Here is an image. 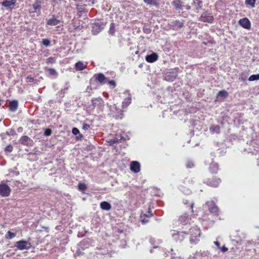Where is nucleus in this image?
Masks as SVG:
<instances>
[{"instance_id": "f257e3e1", "label": "nucleus", "mask_w": 259, "mask_h": 259, "mask_svg": "<svg viewBox=\"0 0 259 259\" xmlns=\"http://www.w3.org/2000/svg\"><path fill=\"white\" fill-rule=\"evenodd\" d=\"M190 238L191 244H196L199 241L201 235V231L197 226H194L190 229Z\"/></svg>"}, {"instance_id": "f03ea898", "label": "nucleus", "mask_w": 259, "mask_h": 259, "mask_svg": "<svg viewBox=\"0 0 259 259\" xmlns=\"http://www.w3.org/2000/svg\"><path fill=\"white\" fill-rule=\"evenodd\" d=\"M178 68L168 69L164 74V79L169 82L173 81L178 76Z\"/></svg>"}, {"instance_id": "7ed1b4c3", "label": "nucleus", "mask_w": 259, "mask_h": 259, "mask_svg": "<svg viewBox=\"0 0 259 259\" xmlns=\"http://www.w3.org/2000/svg\"><path fill=\"white\" fill-rule=\"evenodd\" d=\"M224 144L223 143H220L219 142H214L213 145V149L215 151L211 153V155L213 156H221L225 155L226 151L225 149L223 148Z\"/></svg>"}, {"instance_id": "20e7f679", "label": "nucleus", "mask_w": 259, "mask_h": 259, "mask_svg": "<svg viewBox=\"0 0 259 259\" xmlns=\"http://www.w3.org/2000/svg\"><path fill=\"white\" fill-rule=\"evenodd\" d=\"M199 20L203 22L211 24L214 22V19L212 13L209 12L208 10H204Z\"/></svg>"}, {"instance_id": "39448f33", "label": "nucleus", "mask_w": 259, "mask_h": 259, "mask_svg": "<svg viewBox=\"0 0 259 259\" xmlns=\"http://www.w3.org/2000/svg\"><path fill=\"white\" fill-rule=\"evenodd\" d=\"M105 24L100 20H97L92 24V31L93 34L97 35L104 28Z\"/></svg>"}, {"instance_id": "423d86ee", "label": "nucleus", "mask_w": 259, "mask_h": 259, "mask_svg": "<svg viewBox=\"0 0 259 259\" xmlns=\"http://www.w3.org/2000/svg\"><path fill=\"white\" fill-rule=\"evenodd\" d=\"M184 20H175L170 21L168 25L169 28L174 30H178L184 26Z\"/></svg>"}, {"instance_id": "0eeeda50", "label": "nucleus", "mask_w": 259, "mask_h": 259, "mask_svg": "<svg viewBox=\"0 0 259 259\" xmlns=\"http://www.w3.org/2000/svg\"><path fill=\"white\" fill-rule=\"evenodd\" d=\"M11 189L4 182L0 183V195L2 197H8L10 195Z\"/></svg>"}, {"instance_id": "6e6552de", "label": "nucleus", "mask_w": 259, "mask_h": 259, "mask_svg": "<svg viewBox=\"0 0 259 259\" xmlns=\"http://www.w3.org/2000/svg\"><path fill=\"white\" fill-rule=\"evenodd\" d=\"M191 5L192 10L196 13H198L203 9V2L202 0H192Z\"/></svg>"}, {"instance_id": "1a4fd4ad", "label": "nucleus", "mask_w": 259, "mask_h": 259, "mask_svg": "<svg viewBox=\"0 0 259 259\" xmlns=\"http://www.w3.org/2000/svg\"><path fill=\"white\" fill-rule=\"evenodd\" d=\"M94 243V240L89 238L83 239L78 244V247H80L82 250H84L92 246Z\"/></svg>"}, {"instance_id": "9d476101", "label": "nucleus", "mask_w": 259, "mask_h": 259, "mask_svg": "<svg viewBox=\"0 0 259 259\" xmlns=\"http://www.w3.org/2000/svg\"><path fill=\"white\" fill-rule=\"evenodd\" d=\"M16 246L19 250L29 249L31 248V243L25 240H20L16 242Z\"/></svg>"}, {"instance_id": "9b49d317", "label": "nucleus", "mask_w": 259, "mask_h": 259, "mask_svg": "<svg viewBox=\"0 0 259 259\" xmlns=\"http://www.w3.org/2000/svg\"><path fill=\"white\" fill-rule=\"evenodd\" d=\"M102 106H104V101L101 98L99 97L93 99L92 100V104L89 105L88 108L93 109L96 107H101Z\"/></svg>"}, {"instance_id": "f8f14e48", "label": "nucleus", "mask_w": 259, "mask_h": 259, "mask_svg": "<svg viewBox=\"0 0 259 259\" xmlns=\"http://www.w3.org/2000/svg\"><path fill=\"white\" fill-rule=\"evenodd\" d=\"M205 206L207 207L209 212L215 215L218 213L219 208L213 201H208L205 204Z\"/></svg>"}, {"instance_id": "ddd939ff", "label": "nucleus", "mask_w": 259, "mask_h": 259, "mask_svg": "<svg viewBox=\"0 0 259 259\" xmlns=\"http://www.w3.org/2000/svg\"><path fill=\"white\" fill-rule=\"evenodd\" d=\"M188 233L184 231L175 232L172 234V237L176 241H182L185 238V235H188Z\"/></svg>"}, {"instance_id": "4468645a", "label": "nucleus", "mask_w": 259, "mask_h": 259, "mask_svg": "<svg viewBox=\"0 0 259 259\" xmlns=\"http://www.w3.org/2000/svg\"><path fill=\"white\" fill-rule=\"evenodd\" d=\"M55 15H52L46 21V25L49 26H56L59 24L60 20L57 18Z\"/></svg>"}, {"instance_id": "2eb2a0df", "label": "nucleus", "mask_w": 259, "mask_h": 259, "mask_svg": "<svg viewBox=\"0 0 259 259\" xmlns=\"http://www.w3.org/2000/svg\"><path fill=\"white\" fill-rule=\"evenodd\" d=\"M95 80L101 84H104L107 82V77L102 73H96L94 75Z\"/></svg>"}, {"instance_id": "dca6fc26", "label": "nucleus", "mask_w": 259, "mask_h": 259, "mask_svg": "<svg viewBox=\"0 0 259 259\" xmlns=\"http://www.w3.org/2000/svg\"><path fill=\"white\" fill-rule=\"evenodd\" d=\"M239 24L243 28L249 30L251 28V22L247 18L240 19L238 21Z\"/></svg>"}, {"instance_id": "f3484780", "label": "nucleus", "mask_w": 259, "mask_h": 259, "mask_svg": "<svg viewBox=\"0 0 259 259\" xmlns=\"http://www.w3.org/2000/svg\"><path fill=\"white\" fill-rule=\"evenodd\" d=\"M221 182V180L220 178L214 177L211 179L207 180L205 183L207 185L215 188L219 186Z\"/></svg>"}, {"instance_id": "a211bd4d", "label": "nucleus", "mask_w": 259, "mask_h": 259, "mask_svg": "<svg viewBox=\"0 0 259 259\" xmlns=\"http://www.w3.org/2000/svg\"><path fill=\"white\" fill-rule=\"evenodd\" d=\"M191 219L190 215L188 212L184 213L183 214L181 215L179 218V221L182 225H186L189 223Z\"/></svg>"}, {"instance_id": "6ab92c4d", "label": "nucleus", "mask_w": 259, "mask_h": 259, "mask_svg": "<svg viewBox=\"0 0 259 259\" xmlns=\"http://www.w3.org/2000/svg\"><path fill=\"white\" fill-rule=\"evenodd\" d=\"M110 109L114 108L115 110V113L114 117L117 119H121L122 118L123 114V111L119 108H118L115 105H114L113 107L111 105L109 106Z\"/></svg>"}, {"instance_id": "aec40b11", "label": "nucleus", "mask_w": 259, "mask_h": 259, "mask_svg": "<svg viewBox=\"0 0 259 259\" xmlns=\"http://www.w3.org/2000/svg\"><path fill=\"white\" fill-rule=\"evenodd\" d=\"M158 59V55L156 53L152 52L150 54L147 55L145 60L147 62L153 63L156 61Z\"/></svg>"}, {"instance_id": "412c9836", "label": "nucleus", "mask_w": 259, "mask_h": 259, "mask_svg": "<svg viewBox=\"0 0 259 259\" xmlns=\"http://www.w3.org/2000/svg\"><path fill=\"white\" fill-rule=\"evenodd\" d=\"M140 163L137 161H133L130 164V169L134 173H138L140 170Z\"/></svg>"}, {"instance_id": "4be33fe9", "label": "nucleus", "mask_w": 259, "mask_h": 259, "mask_svg": "<svg viewBox=\"0 0 259 259\" xmlns=\"http://www.w3.org/2000/svg\"><path fill=\"white\" fill-rule=\"evenodd\" d=\"M19 142L23 145H30L33 142L32 139L27 136H22L19 139Z\"/></svg>"}, {"instance_id": "5701e85b", "label": "nucleus", "mask_w": 259, "mask_h": 259, "mask_svg": "<svg viewBox=\"0 0 259 259\" xmlns=\"http://www.w3.org/2000/svg\"><path fill=\"white\" fill-rule=\"evenodd\" d=\"M18 108V101L13 100L9 102V110L11 112H15Z\"/></svg>"}, {"instance_id": "b1692460", "label": "nucleus", "mask_w": 259, "mask_h": 259, "mask_svg": "<svg viewBox=\"0 0 259 259\" xmlns=\"http://www.w3.org/2000/svg\"><path fill=\"white\" fill-rule=\"evenodd\" d=\"M100 206L102 210H104L108 211L111 209V204L106 201H102L100 204Z\"/></svg>"}, {"instance_id": "393cba45", "label": "nucleus", "mask_w": 259, "mask_h": 259, "mask_svg": "<svg viewBox=\"0 0 259 259\" xmlns=\"http://www.w3.org/2000/svg\"><path fill=\"white\" fill-rule=\"evenodd\" d=\"M182 3V2L179 0H175L172 1L171 4L176 10H183V6Z\"/></svg>"}, {"instance_id": "a878e982", "label": "nucleus", "mask_w": 259, "mask_h": 259, "mask_svg": "<svg viewBox=\"0 0 259 259\" xmlns=\"http://www.w3.org/2000/svg\"><path fill=\"white\" fill-rule=\"evenodd\" d=\"M76 9L77 10V15L80 17L83 14H87L88 11L87 9L83 8L82 6L79 5H76Z\"/></svg>"}, {"instance_id": "bb28decb", "label": "nucleus", "mask_w": 259, "mask_h": 259, "mask_svg": "<svg viewBox=\"0 0 259 259\" xmlns=\"http://www.w3.org/2000/svg\"><path fill=\"white\" fill-rule=\"evenodd\" d=\"M16 2V0H4L1 4L6 8H9L14 5Z\"/></svg>"}, {"instance_id": "cd10ccee", "label": "nucleus", "mask_w": 259, "mask_h": 259, "mask_svg": "<svg viewBox=\"0 0 259 259\" xmlns=\"http://www.w3.org/2000/svg\"><path fill=\"white\" fill-rule=\"evenodd\" d=\"M41 4V2L40 1L35 0V2L32 5V8L34 10V12L40 13Z\"/></svg>"}, {"instance_id": "c85d7f7f", "label": "nucleus", "mask_w": 259, "mask_h": 259, "mask_svg": "<svg viewBox=\"0 0 259 259\" xmlns=\"http://www.w3.org/2000/svg\"><path fill=\"white\" fill-rule=\"evenodd\" d=\"M209 169L211 173L217 174L219 170V164L217 163L211 162Z\"/></svg>"}, {"instance_id": "c756f323", "label": "nucleus", "mask_w": 259, "mask_h": 259, "mask_svg": "<svg viewBox=\"0 0 259 259\" xmlns=\"http://www.w3.org/2000/svg\"><path fill=\"white\" fill-rule=\"evenodd\" d=\"M87 65H85L81 61H78L75 64V68L77 71H82L87 68Z\"/></svg>"}, {"instance_id": "7c9ffc66", "label": "nucleus", "mask_w": 259, "mask_h": 259, "mask_svg": "<svg viewBox=\"0 0 259 259\" xmlns=\"http://www.w3.org/2000/svg\"><path fill=\"white\" fill-rule=\"evenodd\" d=\"M158 0H143V2L148 6L158 7Z\"/></svg>"}, {"instance_id": "2f4dec72", "label": "nucleus", "mask_w": 259, "mask_h": 259, "mask_svg": "<svg viewBox=\"0 0 259 259\" xmlns=\"http://www.w3.org/2000/svg\"><path fill=\"white\" fill-rule=\"evenodd\" d=\"M209 131L212 134H219L220 133V127L218 125H211L209 127Z\"/></svg>"}, {"instance_id": "473e14b6", "label": "nucleus", "mask_w": 259, "mask_h": 259, "mask_svg": "<svg viewBox=\"0 0 259 259\" xmlns=\"http://www.w3.org/2000/svg\"><path fill=\"white\" fill-rule=\"evenodd\" d=\"M72 133L75 135L76 136V139L77 140H80L81 139L83 136L82 134H80L79 130L77 127H73L72 129Z\"/></svg>"}, {"instance_id": "72a5a7b5", "label": "nucleus", "mask_w": 259, "mask_h": 259, "mask_svg": "<svg viewBox=\"0 0 259 259\" xmlns=\"http://www.w3.org/2000/svg\"><path fill=\"white\" fill-rule=\"evenodd\" d=\"M228 96V93L226 90H221L218 92L217 95V98L219 99L220 97L223 99L227 98Z\"/></svg>"}, {"instance_id": "f704fd0d", "label": "nucleus", "mask_w": 259, "mask_h": 259, "mask_svg": "<svg viewBox=\"0 0 259 259\" xmlns=\"http://www.w3.org/2000/svg\"><path fill=\"white\" fill-rule=\"evenodd\" d=\"M256 0H245V4L246 7L253 8L255 6Z\"/></svg>"}, {"instance_id": "c9c22d12", "label": "nucleus", "mask_w": 259, "mask_h": 259, "mask_svg": "<svg viewBox=\"0 0 259 259\" xmlns=\"http://www.w3.org/2000/svg\"><path fill=\"white\" fill-rule=\"evenodd\" d=\"M132 101V98L131 96L125 98L122 102V108H124L127 107L131 103Z\"/></svg>"}, {"instance_id": "e433bc0d", "label": "nucleus", "mask_w": 259, "mask_h": 259, "mask_svg": "<svg viewBox=\"0 0 259 259\" xmlns=\"http://www.w3.org/2000/svg\"><path fill=\"white\" fill-rule=\"evenodd\" d=\"M78 189L80 191L83 192L87 189V186L84 183L79 182L78 184Z\"/></svg>"}, {"instance_id": "4c0bfd02", "label": "nucleus", "mask_w": 259, "mask_h": 259, "mask_svg": "<svg viewBox=\"0 0 259 259\" xmlns=\"http://www.w3.org/2000/svg\"><path fill=\"white\" fill-rule=\"evenodd\" d=\"M115 32V27L114 23H111L110 25L108 33L112 35H114Z\"/></svg>"}, {"instance_id": "58836bf2", "label": "nucleus", "mask_w": 259, "mask_h": 259, "mask_svg": "<svg viewBox=\"0 0 259 259\" xmlns=\"http://www.w3.org/2000/svg\"><path fill=\"white\" fill-rule=\"evenodd\" d=\"M48 71L50 75L55 76L57 77L58 76V73L54 68H48Z\"/></svg>"}, {"instance_id": "ea45409f", "label": "nucleus", "mask_w": 259, "mask_h": 259, "mask_svg": "<svg viewBox=\"0 0 259 259\" xmlns=\"http://www.w3.org/2000/svg\"><path fill=\"white\" fill-rule=\"evenodd\" d=\"M16 233L12 232L11 231H8L6 233L5 237H6V238H7L8 239H11L13 238L14 237H15L16 236Z\"/></svg>"}, {"instance_id": "a19ab883", "label": "nucleus", "mask_w": 259, "mask_h": 259, "mask_svg": "<svg viewBox=\"0 0 259 259\" xmlns=\"http://www.w3.org/2000/svg\"><path fill=\"white\" fill-rule=\"evenodd\" d=\"M248 80L250 81L259 80V73L251 75L249 77Z\"/></svg>"}, {"instance_id": "79ce46f5", "label": "nucleus", "mask_w": 259, "mask_h": 259, "mask_svg": "<svg viewBox=\"0 0 259 259\" xmlns=\"http://www.w3.org/2000/svg\"><path fill=\"white\" fill-rule=\"evenodd\" d=\"M107 83L112 89H114L116 86V83L115 81H114L113 80H109L108 78H107Z\"/></svg>"}, {"instance_id": "37998d69", "label": "nucleus", "mask_w": 259, "mask_h": 259, "mask_svg": "<svg viewBox=\"0 0 259 259\" xmlns=\"http://www.w3.org/2000/svg\"><path fill=\"white\" fill-rule=\"evenodd\" d=\"M41 43L45 47H49L51 45V41L48 38H45L42 39Z\"/></svg>"}, {"instance_id": "c03bdc74", "label": "nucleus", "mask_w": 259, "mask_h": 259, "mask_svg": "<svg viewBox=\"0 0 259 259\" xmlns=\"http://www.w3.org/2000/svg\"><path fill=\"white\" fill-rule=\"evenodd\" d=\"M56 58L55 57H50L46 60V63L47 64H53L56 62Z\"/></svg>"}, {"instance_id": "a18cd8bd", "label": "nucleus", "mask_w": 259, "mask_h": 259, "mask_svg": "<svg viewBox=\"0 0 259 259\" xmlns=\"http://www.w3.org/2000/svg\"><path fill=\"white\" fill-rule=\"evenodd\" d=\"M6 134L8 136H14L16 135V133L14 129L11 128L9 131H7Z\"/></svg>"}, {"instance_id": "49530a36", "label": "nucleus", "mask_w": 259, "mask_h": 259, "mask_svg": "<svg viewBox=\"0 0 259 259\" xmlns=\"http://www.w3.org/2000/svg\"><path fill=\"white\" fill-rule=\"evenodd\" d=\"M13 150V147L12 145L9 144L5 148L4 151L6 152H12Z\"/></svg>"}, {"instance_id": "de8ad7c7", "label": "nucleus", "mask_w": 259, "mask_h": 259, "mask_svg": "<svg viewBox=\"0 0 259 259\" xmlns=\"http://www.w3.org/2000/svg\"><path fill=\"white\" fill-rule=\"evenodd\" d=\"M194 166V162L191 160H188L186 162V167L190 168L193 167Z\"/></svg>"}, {"instance_id": "09e8293b", "label": "nucleus", "mask_w": 259, "mask_h": 259, "mask_svg": "<svg viewBox=\"0 0 259 259\" xmlns=\"http://www.w3.org/2000/svg\"><path fill=\"white\" fill-rule=\"evenodd\" d=\"M143 32L146 34H149L151 32V29L147 26H144L143 27Z\"/></svg>"}, {"instance_id": "8fccbe9b", "label": "nucleus", "mask_w": 259, "mask_h": 259, "mask_svg": "<svg viewBox=\"0 0 259 259\" xmlns=\"http://www.w3.org/2000/svg\"><path fill=\"white\" fill-rule=\"evenodd\" d=\"M52 133L51 129L47 128L45 130L44 135L46 136H50Z\"/></svg>"}, {"instance_id": "3c124183", "label": "nucleus", "mask_w": 259, "mask_h": 259, "mask_svg": "<svg viewBox=\"0 0 259 259\" xmlns=\"http://www.w3.org/2000/svg\"><path fill=\"white\" fill-rule=\"evenodd\" d=\"M26 81L27 82H33L34 81V78L31 75H28L26 78Z\"/></svg>"}, {"instance_id": "603ef678", "label": "nucleus", "mask_w": 259, "mask_h": 259, "mask_svg": "<svg viewBox=\"0 0 259 259\" xmlns=\"http://www.w3.org/2000/svg\"><path fill=\"white\" fill-rule=\"evenodd\" d=\"M81 249L80 247H78L76 251L75 255L76 256H79L80 255L82 254V252L81 251Z\"/></svg>"}, {"instance_id": "864d4df0", "label": "nucleus", "mask_w": 259, "mask_h": 259, "mask_svg": "<svg viewBox=\"0 0 259 259\" xmlns=\"http://www.w3.org/2000/svg\"><path fill=\"white\" fill-rule=\"evenodd\" d=\"M149 242H150V244L153 246V247L154 248H156L158 247V246L155 245L154 244V242H155L154 239L150 238L149 239Z\"/></svg>"}, {"instance_id": "5fc2aeb1", "label": "nucleus", "mask_w": 259, "mask_h": 259, "mask_svg": "<svg viewBox=\"0 0 259 259\" xmlns=\"http://www.w3.org/2000/svg\"><path fill=\"white\" fill-rule=\"evenodd\" d=\"M90 128V125L87 124V123H83L82 124V128L83 130H88L89 128Z\"/></svg>"}, {"instance_id": "6e6d98bb", "label": "nucleus", "mask_w": 259, "mask_h": 259, "mask_svg": "<svg viewBox=\"0 0 259 259\" xmlns=\"http://www.w3.org/2000/svg\"><path fill=\"white\" fill-rule=\"evenodd\" d=\"M194 203L193 202H191L190 203V208L189 209L190 210V212L192 214L194 212L193 211V207H194Z\"/></svg>"}, {"instance_id": "4d7b16f0", "label": "nucleus", "mask_w": 259, "mask_h": 259, "mask_svg": "<svg viewBox=\"0 0 259 259\" xmlns=\"http://www.w3.org/2000/svg\"><path fill=\"white\" fill-rule=\"evenodd\" d=\"M183 6V9H185V10H186L187 11H189V10H191V9H192L191 5V6L186 5V6Z\"/></svg>"}, {"instance_id": "13d9d810", "label": "nucleus", "mask_w": 259, "mask_h": 259, "mask_svg": "<svg viewBox=\"0 0 259 259\" xmlns=\"http://www.w3.org/2000/svg\"><path fill=\"white\" fill-rule=\"evenodd\" d=\"M149 221V220L148 219L144 218L141 219V222L143 224H145L146 223H148Z\"/></svg>"}, {"instance_id": "bf43d9fd", "label": "nucleus", "mask_w": 259, "mask_h": 259, "mask_svg": "<svg viewBox=\"0 0 259 259\" xmlns=\"http://www.w3.org/2000/svg\"><path fill=\"white\" fill-rule=\"evenodd\" d=\"M220 249L223 252H225L227 251H228V249L225 246H223V247H221V248H220Z\"/></svg>"}, {"instance_id": "052dcab7", "label": "nucleus", "mask_w": 259, "mask_h": 259, "mask_svg": "<svg viewBox=\"0 0 259 259\" xmlns=\"http://www.w3.org/2000/svg\"><path fill=\"white\" fill-rule=\"evenodd\" d=\"M254 244V242L253 241H247L246 243V247H248L250 245H253Z\"/></svg>"}, {"instance_id": "680f3d73", "label": "nucleus", "mask_w": 259, "mask_h": 259, "mask_svg": "<svg viewBox=\"0 0 259 259\" xmlns=\"http://www.w3.org/2000/svg\"><path fill=\"white\" fill-rule=\"evenodd\" d=\"M183 202L185 205H187L189 204V201L185 199H183Z\"/></svg>"}, {"instance_id": "e2e57ef3", "label": "nucleus", "mask_w": 259, "mask_h": 259, "mask_svg": "<svg viewBox=\"0 0 259 259\" xmlns=\"http://www.w3.org/2000/svg\"><path fill=\"white\" fill-rule=\"evenodd\" d=\"M214 243L219 249L221 248L220 244L218 241H215L214 242Z\"/></svg>"}, {"instance_id": "0e129e2a", "label": "nucleus", "mask_w": 259, "mask_h": 259, "mask_svg": "<svg viewBox=\"0 0 259 259\" xmlns=\"http://www.w3.org/2000/svg\"><path fill=\"white\" fill-rule=\"evenodd\" d=\"M148 214H145V215L147 217V218H149L150 217H151L152 215V213L150 212V209H149V211H148Z\"/></svg>"}, {"instance_id": "69168bd1", "label": "nucleus", "mask_w": 259, "mask_h": 259, "mask_svg": "<svg viewBox=\"0 0 259 259\" xmlns=\"http://www.w3.org/2000/svg\"><path fill=\"white\" fill-rule=\"evenodd\" d=\"M23 131V128L22 127H19L18 128H17V132H19V133H22Z\"/></svg>"}, {"instance_id": "338daca9", "label": "nucleus", "mask_w": 259, "mask_h": 259, "mask_svg": "<svg viewBox=\"0 0 259 259\" xmlns=\"http://www.w3.org/2000/svg\"><path fill=\"white\" fill-rule=\"evenodd\" d=\"M61 0H53V3H55L56 4H59Z\"/></svg>"}, {"instance_id": "774afa93", "label": "nucleus", "mask_w": 259, "mask_h": 259, "mask_svg": "<svg viewBox=\"0 0 259 259\" xmlns=\"http://www.w3.org/2000/svg\"><path fill=\"white\" fill-rule=\"evenodd\" d=\"M65 106L66 108H69L70 107V104L69 103H65Z\"/></svg>"}]
</instances>
